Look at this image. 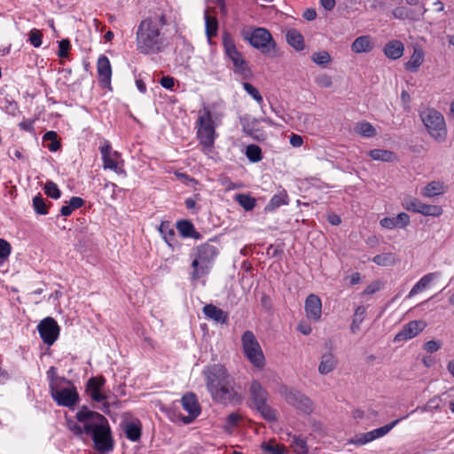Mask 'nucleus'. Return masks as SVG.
<instances>
[{"mask_svg":"<svg viewBox=\"0 0 454 454\" xmlns=\"http://www.w3.org/2000/svg\"><path fill=\"white\" fill-rule=\"evenodd\" d=\"M338 364V358L334 353L328 351L321 356L318 365V372L321 375H327L333 372Z\"/></svg>","mask_w":454,"mask_h":454,"instance_id":"aec40b11","label":"nucleus"},{"mask_svg":"<svg viewBox=\"0 0 454 454\" xmlns=\"http://www.w3.org/2000/svg\"><path fill=\"white\" fill-rule=\"evenodd\" d=\"M420 118L429 135L439 142H443L447 137V129L442 114L428 108L420 113Z\"/></svg>","mask_w":454,"mask_h":454,"instance_id":"6e6552de","label":"nucleus"},{"mask_svg":"<svg viewBox=\"0 0 454 454\" xmlns=\"http://www.w3.org/2000/svg\"><path fill=\"white\" fill-rule=\"evenodd\" d=\"M291 447L295 454H307L309 448L305 439L300 436H294Z\"/></svg>","mask_w":454,"mask_h":454,"instance_id":"79ce46f5","label":"nucleus"},{"mask_svg":"<svg viewBox=\"0 0 454 454\" xmlns=\"http://www.w3.org/2000/svg\"><path fill=\"white\" fill-rule=\"evenodd\" d=\"M100 153L104 168H109L119 175L126 176V171L124 168L120 167L118 164V159L120 158L119 153L112 152L109 144L100 147Z\"/></svg>","mask_w":454,"mask_h":454,"instance_id":"4468645a","label":"nucleus"},{"mask_svg":"<svg viewBox=\"0 0 454 454\" xmlns=\"http://www.w3.org/2000/svg\"><path fill=\"white\" fill-rule=\"evenodd\" d=\"M37 329L43 341L49 346L57 340L60 330L56 320L50 317L43 319Z\"/></svg>","mask_w":454,"mask_h":454,"instance_id":"f8f14e48","label":"nucleus"},{"mask_svg":"<svg viewBox=\"0 0 454 454\" xmlns=\"http://www.w3.org/2000/svg\"><path fill=\"white\" fill-rule=\"evenodd\" d=\"M223 43L225 54L233 64L234 73L239 74L243 79L250 78L252 72L248 67V63L242 53L237 50L232 37L225 34L223 38Z\"/></svg>","mask_w":454,"mask_h":454,"instance_id":"1a4fd4ad","label":"nucleus"},{"mask_svg":"<svg viewBox=\"0 0 454 454\" xmlns=\"http://www.w3.org/2000/svg\"><path fill=\"white\" fill-rule=\"evenodd\" d=\"M424 60V52L419 48H415L409 61L405 64V69L416 73Z\"/></svg>","mask_w":454,"mask_h":454,"instance_id":"bb28decb","label":"nucleus"},{"mask_svg":"<svg viewBox=\"0 0 454 454\" xmlns=\"http://www.w3.org/2000/svg\"><path fill=\"white\" fill-rule=\"evenodd\" d=\"M311 60L318 66H325L331 62L332 58L326 51L314 52L311 55Z\"/></svg>","mask_w":454,"mask_h":454,"instance_id":"a18cd8bd","label":"nucleus"},{"mask_svg":"<svg viewBox=\"0 0 454 454\" xmlns=\"http://www.w3.org/2000/svg\"><path fill=\"white\" fill-rule=\"evenodd\" d=\"M42 37L43 35L38 29L34 28L29 32V42L34 47L42 45Z\"/></svg>","mask_w":454,"mask_h":454,"instance_id":"864d4df0","label":"nucleus"},{"mask_svg":"<svg viewBox=\"0 0 454 454\" xmlns=\"http://www.w3.org/2000/svg\"><path fill=\"white\" fill-rule=\"evenodd\" d=\"M44 192L51 198L57 200L60 197L61 192L58 188L57 184L52 181H48L44 184Z\"/></svg>","mask_w":454,"mask_h":454,"instance_id":"de8ad7c7","label":"nucleus"},{"mask_svg":"<svg viewBox=\"0 0 454 454\" xmlns=\"http://www.w3.org/2000/svg\"><path fill=\"white\" fill-rule=\"evenodd\" d=\"M242 348L246 357L255 367L262 368L265 358L261 346L251 331H246L241 337Z\"/></svg>","mask_w":454,"mask_h":454,"instance_id":"9d476101","label":"nucleus"},{"mask_svg":"<svg viewBox=\"0 0 454 454\" xmlns=\"http://www.w3.org/2000/svg\"><path fill=\"white\" fill-rule=\"evenodd\" d=\"M302 16L307 20H314L317 17V12L314 9L309 8L304 11Z\"/></svg>","mask_w":454,"mask_h":454,"instance_id":"774afa93","label":"nucleus"},{"mask_svg":"<svg viewBox=\"0 0 454 454\" xmlns=\"http://www.w3.org/2000/svg\"><path fill=\"white\" fill-rule=\"evenodd\" d=\"M217 137L215 124L211 111L204 106L200 112L197 120V137L201 145V151L211 157L213 147Z\"/></svg>","mask_w":454,"mask_h":454,"instance_id":"39448f33","label":"nucleus"},{"mask_svg":"<svg viewBox=\"0 0 454 454\" xmlns=\"http://www.w3.org/2000/svg\"><path fill=\"white\" fill-rule=\"evenodd\" d=\"M305 312L309 319L317 321L322 314V302L316 294H309L305 301Z\"/></svg>","mask_w":454,"mask_h":454,"instance_id":"f3484780","label":"nucleus"},{"mask_svg":"<svg viewBox=\"0 0 454 454\" xmlns=\"http://www.w3.org/2000/svg\"><path fill=\"white\" fill-rule=\"evenodd\" d=\"M75 417L79 423L83 424L84 434L91 436L97 451L105 454L113 450L114 440L106 417L86 406L82 407Z\"/></svg>","mask_w":454,"mask_h":454,"instance_id":"7ed1b4c3","label":"nucleus"},{"mask_svg":"<svg viewBox=\"0 0 454 454\" xmlns=\"http://www.w3.org/2000/svg\"><path fill=\"white\" fill-rule=\"evenodd\" d=\"M366 315V307L365 306H358L354 313L353 319L356 320L357 322H363Z\"/></svg>","mask_w":454,"mask_h":454,"instance_id":"052dcab7","label":"nucleus"},{"mask_svg":"<svg viewBox=\"0 0 454 454\" xmlns=\"http://www.w3.org/2000/svg\"><path fill=\"white\" fill-rule=\"evenodd\" d=\"M106 383L104 377H92L86 385V392L90 397L97 403L103 402L106 399V395L101 392V388Z\"/></svg>","mask_w":454,"mask_h":454,"instance_id":"dca6fc26","label":"nucleus"},{"mask_svg":"<svg viewBox=\"0 0 454 454\" xmlns=\"http://www.w3.org/2000/svg\"><path fill=\"white\" fill-rule=\"evenodd\" d=\"M240 419V416L238 413L232 412L227 417V423L229 427H233L239 424Z\"/></svg>","mask_w":454,"mask_h":454,"instance_id":"e2e57ef3","label":"nucleus"},{"mask_svg":"<svg viewBox=\"0 0 454 454\" xmlns=\"http://www.w3.org/2000/svg\"><path fill=\"white\" fill-rule=\"evenodd\" d=\"M246 155L252 162H258L262 160V150L257 145H249L246 149Z\"/></svg>","mask_w":454,"mask_h":454,"instance_id":"c03bdc74","label":"nucleus"},{"mask_svg":"<svg viewBox=\"0 0 454 454\" xmlns=\"http://www.w3.org/2000/svg\"><path fill=\"white\" fill-rule=\"evenodd\" d=\"M243 38L262 54L275 56L277 44L264 27H248L242 30Z\"/></svg>","mask_w":454,"mask_h":454,"instance_id":"423d86ee","label":"nucleus"},{"mask_svg":"<svg viewBox=\"0 0 454 454\" xmlns=\"http://www.w3.org/2000/svg\"><path fill=\"white\" fill-rule=\"evenodd\" d=\"M11 253V245L4 239H0V259H5Z\"/></svg>","mask_w":454,"mask_h":454,"instance_id":"13d9d810","label":"nucleus"},{"mask_svg":"<svg viewBox=\"0 0 454 454\" xmlns=\"http://www.w3.org/2000/svg\"><path fill=\"white\" fill-rule=\"evenodd\" d=\"M315 82L320 88H330L333 85L332 77L326 74H321L315 79Z\"/></svg>","mask_w":454,"mask_h":454,"instance_id":"603ef678","label":"nucleus"},{"mask_svg":"<svg viewBox=\"0 0 454 454\" xmlns=\"http://www.w3.org/2000/svg\"><path fill=\"white\" fill-rule=\"evenodd\" d=\"M410 223V216L406 213H400L395 217H385L380 221V224L386 229L404 228Z\"/></svg>","mask_w":454,"mask_h":454,"instance_id":"4be33fe9","label":"nucleus"},{"mask_svg":"<svg viewBox=\"0 0 454 454\" xmlns=\"http://www.w3.org/2000/svg\"><path fill=\"white\" fill-rule=\"evenodd\" d=\"M179 233L184 238L199 239L200 234L195 231L193 224L188 220H180L176 223Z\"/></svg>","mask_w":454,"mask_h":454,"instance_id":"cd10ccee","label":"nucleus"},{"mask_svg":"<svg viewBox=\"0 0 454 454\" xmlns=\"http://www.w3.org/2000/svg\"><path fill=\"white\" fill-rule=\"evenodd\" d=\"M160 84L168 90H172L175 85V79L171 76H163L160 81Z\"/></svg>","mask_w":454,"mask_h":454,"instance_id":"680f3d73","label":"nucleus"},{"mask_svg":"<svg viewBox=\"0 0 454 454\" xmlns=\"http://www.w3.org/2000/svg\"><path fill=\"white\" fill-rule=\"evenodd\" d=\"M349 442L353 443L355 445L361 446V445H364V444H366L368 442H370V439L368 437V434L364 433V434H361L356 435V437L352 438L349 441Z\"/></svg>","mask_w":454,"mask_h":454,"instance_id":"4d7b16f0","label":"nucleus"},{"mask_svg":"<svg viewBox=\"0 0 454 454\" xmlns=\"http://www.w3.org/2000/svg\"><path fill=\"white\" fill-rule=\"evenodd\" d=\"M393 16L395 18V19H398V20H417L418 18L415 16V13L413 11H411L410 8L406 7V6H398V7H395L393 12Z\"/></svg>","mask_w":454,"mask_h":454,"instance_id":"4c0bfd02","label":"nucleus"},{"mask_svg":"<svg viewBox=\"0 0 454 454\" xmlns=\"http://www.w3.org/2000/svg\"><path fill=\"white\" fill-rule=\"evenodd\" d=\"M47 377L50 380V389L57 387H61L62 384H64V383H67V384L70 383V381L67 380V379L58 376L57 369L54 366H51L47 371Z\"/></svg>","mask_w":454,"mask_h":454,"instance_id":"f704fd0d","label":"nucleus"},{"mask_svg":"<svg viewBox=\"0 0 454 454\" xmlns=\"http://www.w3.org/2000/svg\"><path fill=\"white\" fill-rule=\"evenodd\" d=\"M51 394L59 405L65 407H72L79 400L78 393L74 387L61 388V387H57L51 389Z\"/></svg>","mask_w":454,"mask_h":454,"instance_id":"ddd939ff","label":"nucleus"},{"mask_svg":"<svg viewBox=\"0 0 454 454\" xmlns=\"http://www.w3.org/2000/svg\"><path fill=\"white\" fill-rule=\"evenodd\" d=\"M69 202L74 209L82 207L84 204V200L80 197H72Z\"/></svg>","mask_w":454,"mask_h":454,"instance_id":"338daca9","label":"nucleus"},{"mask_svg":"<svg viewBox=\"0 0 454 454\" xmlns=\"http://www.w3.org/2000/svg\"><path fill=\"white\" fill-rule=\"evenodd\" d=\"M33 207H34L35 211L38 215H46L48 213L47 205L44 202V200L41 195H37V196L34 197Z\"/></svg>","mask_w":454,"mask_h":454,"instance_id":"8fccbe9b","label":"nucleus"},{"mask_svg":"<svg viewBox=\"0 0 454 454\" xmlns=\"http://www.w3.org/2000/svg\"><path fill=\"white\" fill-rule=\"evenodd\" d=\"M290 144L294 147H300L303 144V138L300 135L293 134L290 137Z\"/></svg>","mask_w":454,"mask_h":454,"instance_id":"69168bd1","label":"nucleus"},{"mask_svg":"<svg viewBox=\"0 0 454 454\" xmlns=\"http://www.w3.org/2000/svg\"><path fill=\"white\" fill-rule=\"evenodd\" d=\"M168 20L163 12L142 20L136 32L137 51L144 55L158 54L169 45L165 27Z\"/></svg>","mask_w":454,"mask_h":454,"instance_id":"f03ea898","label":"nucleus"},{"mask_svg":"<svg viewBox=\"0 0 454 454\" xmlns=\"http://www.w3.org/2000/svg\"><path fill=\"white\" fill-rule=\"evenodd\" d=\"M280 394L288 404L303 413L310 414L313 411L312 401L300 391L284 387L280 389Z\"/></svg>","mask_w":454,"mask_h":454,"instance_id":"9b49d317","label":"nucleus"},{"mask_svg":"<svg viewBox=\"0 0 454 454\" xmlns=\"http://www.w3.org/2000/svg\"><path fill=\"white\" fill-rule=\"evenodd\" d=\"M70 49V42L68 39H62L59 42V51L58 55L60 58H66L68 55V51Z\"/></svg>","mask_w":454,"mask_h":454,"instance_id":"5fc2aeb1","label":"nucleus"},{"mask_svg":"<svg viewBox=\"0 0 454 454\" xmlns=\"http://www.w3.org/2000/svg\"><path fill=\"white\" fill-rule=\"evenodd\" d=\"M418 213L426 216H440L442 214V208L437 205H428L422 202Z\"/></svg>","mask_w":454,"mask_h":454,"instance_id":"ea45409f","label":"nucleus"},{"mask_svg":"<svg viewBox=\"0 0 454 454\" xmlns=\"http://www.w3.org/2000/svg\"><path fill=\"white\" fill-rule=\"evenodd\" d=\"M218 254V249L212 244L198 246L191 254L192 270L190 273L192 281L209 274L213 262Z\"/></svg>","mask_w":454,"mask_h":454,"instance_id":"20e7f679","label":"nucleus"},{"mask_svg":"<svg viewBox=\"0 0 454 454\" xmlns=\"http://www.w3.org/2000/svg\"><path fill=\"white\" fill-rule=\"evenodd\" d=\"M97 71L100 82L104 87H109L111 83L112 68L108 58L100 55L97 62Z\"/></svg>","mask_w":454,"mask_h":454,"instance_id":"6ab92c4d","label":"nucleus"},{"mask_svg":"<svg viewBox=\"0 0 454 454\" xmlns=\"http://www.w3.org/2000/svg\"><path fill=\"white\" fill-rule=\"evenodd\" d=\"M78 425L72 419H67V427L76 435H82L84 433L83 424Z\"/></svg>","mask_w":454,"mask_h":454,"instance_id":"6e6d98bb","label":"nucleus"},{"mask_svg":"<svg viewBox=\"0 0 454 454\" xmlns=\"http://www.w3.org/2000/svg\"><path fill=\"white\" fill-rule=\"evenodd\" d=\"M368 154L374 160L390 162L395 159V153L389 150L373 149L371 150Z\"/></svg>","mask_w":454,"mask_h":454,"instance_id":"2f4dec72","label":"nucleus"},{"mask_svg":"<svg viewBox=\"0 0 454 454\" xmlns=\"http://www.w3.org/2000/svg\"><path fill=\"white\" fill-rule=\"evenodd\" d=\"M181 401L184 410H185L191 416L190 419H184L185 423L191 422L200 414V407L197 397L193 393L185 394L182 397Z\"/></svg>","mask_w":454,"mask_h":454,"instance_id":"a211bd4d","label":"nucleus"},{"mask_svg":"<svg viewBox=\"0 0 454 454\" xmlns=\"http://www.w3.org/2000/svg\"><path fill=\"white\" fill-rule=\"evenodd\" d=\"M205 25H206V34L208 39H211L213 36L216 35L218 23L217 20L215 17H212L206 13L205 15Z\"/></svg>","mask_w":454,"mask_h":454,"instance_id":"a19ab883","label":"nucleus"},{"mask_svg":"<svg viewBox=\"0 0 454 454\" xmlns=\"http://www.w3.org/2000/svg\"><path fill=\"white\" fill-rule=\"evenodd\" d=\"M440 276L439 272H432L423 276L411 288L408 298H411L429 286L432 281Z\"/></svg>","mask_w":454,"mask_h":454,"instance_id":"b1692460","label":"nucleus"},{"mask_svg":"<svg viewBox=\"0 0 454 454\" xmlns=\"http://www.w3.org/2000/svg\"><path fill=\"white\" fill-rule=\"evenodd\" d=\"M206 387L212 400L219 404H239L244 397L234 377L222 364L208 366L204 372Z\"/></svg>","mask_w":454,"mask_h":454,"instance_id":"f257e3e1","label":"nucleus"},{"mask_svg":"<svg viewBox=\"0 0 454 454\" xmlns=\"http://www.w3.org/2000/svg\"><path fill=\"white\" fill-rule=\"evenodd\" d=\"M203 313L207 318L218 324H227L229 314L213 304H207L203 307Z\"/></svg>","mask_w":454,"mask_h":454,"instance_id":"412c9836","label":"nucleus"},{"mask_svg":"<svg viewBox=\"0 0 454 454\" xmlns=\"http://www.w3.org/2000/svg\"><path fill=\"white\" fill-rule=\"evenodd\" d=\"M159 231L165 242L172 247V241L175 239V231L169 222H162L159 227Z\"/></svg>","mask_w":454,"mask_h":454,"instance_id":"72a5a7b5","label":"nucleus"},{"mask_svg":"<svg viewBox=\"0 0 454 454\" xmlns=\"http://www.w3.org/2000/svg\"><path fill=\"white\" fill-rule=\"evenodd\" d=\"M355 131L364 137H372L376 135L375 128L367 121H359L355 126Z\"/></svg>","mask_w":454,"mask_h":454,"instance_id":"473e14b6","label":"nucleus"},{"mask_svg":"<svg viewBox=\"0 0 454 454\" xmlns=\"http://www.w3.org/2000/svg\"><path fill=\"white\" fill-rule=\"evenodd\" d=\"M288 204V195L286 192L283 191L272 196L269 203L265 207L266 211H274L282 205Z\"/></svg>","mask_w":454,"mask_h":454,"instance_id":"c756f323","label":"nucleus"},{"mask_svg":"<svg viewBox=\"0 0 454 454\" xmlns=\"http://www.w3.org/2000/svg\"><path fill=\"white\" fill-rule=\"evenodd\" d=\"M380 290V284L379 282H374L369 285L364 291V294H373L376 292Z\"/></svg>","mask_w":454,"mask_h":454,"instance_id":"0e129e2a","label":"nucleus"},{"mask_svg":"<svg viewBox=\"0 0 454 454\" xmlns=\"http://www.w3.org/2000/svg\"><path fill=\"white\" fill-rule=\"evenodd\" d=\"M57 133L55 131H47L43 135V140H51V143L48 145V149L51 152H56L60 147V143L57 140Z\"/></svg>","mask_w":454,"mask_h":454,"instance_id":"09e8293b","label":"nucleus"},{"mask_svg":"<svg viewBox=\"0 0 454 454\" xmlns=\"http://www.w3.org/2000/svg\"><path fill=\"white\" fill-rule=\"evenodd\" d=\"M126 437L131 442H137L141 437V423L129 422L124 427Z\"/></svg>","mask_w":454,"mask_h":454,"instance_id":"c85d7f7f","label":"nucleus"},{"mask_svg":"<svg viewBox=\"0 0 454 454\" xmlns=\"http://www.w3.org/2000/svg\"><path fill=\"white\" fill-rule=\"evenodd\" d=\"M441 348V343L436 340H428L424 344V349L428 353H434Z\"/></svg>","mask_w":454,"mask_h":454,"instance_id":"bf43d9fd","label":"nucleus"},{"mask_svg":"<svg viewBox=\"0 0 454 454\" xmlns=\"http://www.w3.org/2000/svg\"><path fill=\"white\" fill-rule=\"evenodd\" d=\"M372 262L380 266L387 267L395 265L397 260L394 254L387 253L375 255L372 258Z\"/></svg>","mask_w":454,"mask_h":454,"instance_id":"c9c22d12","label":"nucleus"},{"mask_svg":"<svg viewBox=\"0 0 454 454\" xmlns=\"http://www.w3.org/2000/svg\"><path fill=\"white\" fill-rule=\"evenodd\" d=\"M286 42L296 51H302L305 47L302 35L296 29H290L286 34Z\"/></svg>","mask_w":454,"mask_h":454,"instance_id":"a878e982","label":"nucleus"},{"mask_svg":"<svg viewBox=\"0 0 454 454\" xmlns=\"http://www.w3.org/2000/svg\"><path fill=\"white\" fill-rule=\"evenodd\" d=\"M373 49L372 37L369 35H361L355 39L351 44L352 51L356 53H368Z\"/></svg>","mask_w":454,"mask_h":454,"instance_id":"5701e85b","label":"nucleus"},{"mask_svg":"<svg viewBox=\"0 0 454 454\" xmlns=\"http://www.w3.org/2000/svg\"><path fill=\"white\" fill-rule=\"evenodd\" d=\"M242 86L246 92L251 96L259 105L263 102L262 95L254 86L249 82H243Z\"/></svg>","mask_w":454,"mask_h":454,"instance_id":"49530a36","label":"nucleus"},{"mask_svg":"<svg viewBox=\"0 0 454 454\" xmlns=\"http://www.w3.org/2000/svg\"><path fill=\"white\" fill-rule=\"evenodd\" d=\"M262 450L269 454H286V449L283 445L278 444L275 440L263 442Z\"/></svg>","mask_w":454,"mask_h":454,"instance_id":"58836bf2","label":"nucleus"},{"mask_svg":"<svg viewBox=\"0 0 454 454\" xmlns=\"http://www.w3.org/2000/svg\"><path fill=\"white\" fill-rule=\"evenodd\" d=\"M404 51V46L402 42L398 40H393L388 42L384 47L385 55L391 59H400Z\"/></svg>","mask_w":454,"mask_h":454,"instance_id":"393cba45","label":"nucleus"},{"mask_svg":"<svg viewBox=\"0 0 454 454\" xmlns=\"http://www.w3.org/2000/svg\"><path fill=\"white\" fill-rule=\"evenodd\" d=\"M409 416V414L402 417V418H399L397 419H395L393 420L392 422L383 426V427H380L379 428H376L374 429L375 433L377 434V436L379 438L380 437H383L385 436L387 434H388L397 424H399L400 421H402L403 419H407Z\"/></svg>","mask_w":454,"mask_h":454,"instance_id":"37998d69","label":"nucleus"},{"mask_svg":"<svg viewBox=\"0 0 454 454\" xmlns=\"http://www.w3.org/2000/svg\"><path fill=\"white\" fill-rule=\"evenodd\" d=\"M427 326L423 320H413L405 324L402 330L395 336L394 341L399 342L411 340L419 335Z\"/></svg>","mask_w":454,"mask_h":454,"instance_id":"2eb2a0df","label":"nucleus"},{"mask_svg":"<svg viewBox=\"0 0 454 454\" xmlns=\"http://www.w3.org/2000/svg\"><path fill=\"white\" fill-rule=\"evenodd\" d=\"M235 200L246 211L253 210L254 208V207L256 206L255 199L247 194H244V193L237 194L235 196Z\"/></svg>","mask_w":454,"mask_h":454,"instance_id":"e433bc0d","label":"nucleus"},{"mask_svg":"<svg viewBox=\"0 0 454 454\" xmlns=\"http://www.w3.org/2000/svg\"><path fill=\"white\" fill-rule=\"evenodd\" d=\"M421 203L422 202L417 199L406 198L403 202V207L408 211L418 213Z\"/></svg>","mask_w":454,"mask_h":454,"instance_id":"3c124183","label":"nucleus"},{"mask_svg":"<svg viewBox=\"0 0 454 454\" xmlns=\"http://www.w3.org/2000/svg\"><path fill=\"white\" fill-rule=\"evenodd\" d=\"M444 192L443 184L441 182L433 181L427 184L421 191V194L427 198H432Z\"/></svg>","mask_w":454,"mask_h":454,"instance_id":"7c9ffc66","label":"nucleus"},{"mask_svg":"<svg viewBox=\"0 0 454 454\" xmlns=\"http://www.w3.org/2000/svg\"><path fill=\"white\" fill-rule=\"evenodd\" d=\"M254 408L267 421L277 419L276 411L268 404L269 393L257 380H253L248 388Z\"/></svg>","mask_w":454,"mask_h":454,"instance_id":"0eeeda50","label":"nucleus"}]
</instances>
